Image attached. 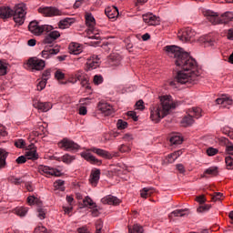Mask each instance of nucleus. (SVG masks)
Segmentation results:
<instances>
[{
	"label": "nucleus",
	"mask_w": 233,
	"mask_h": 233,
	"mask_svg": "<svg viewBox=\"0 0 233 233\" xmlns=\"http://www.w3.org/2000/svg\"><path fill=\"white\" fill-rule=\"evenodd\" d=\"M6 157H8V152L5 149H0V170L6 167Z\"/></svg>",
	"instance_id": "26"
},
{
	"label": "nucleus",
	"mask_w": 233,
	"mask_h": 233,
	"mask_svg": "<svg viewBox=\"0 0 233 233\" xmlns=\"http://www.w3.org/2000/svg\"><path fill=\"white\" fill-rule=\"evenodd\" d=\"M7 136L6 129L5 128V126L0 124V139L1 137H5Z\"/></svg>",
	"instance_id": "61"
},
{
	"label": "nucleus",
	"mask_w": 233,
	"mask_h": 233,
	"mask_svg": "<svg viewBox=\"0 0 233 233\" xmlns=\"http://www.w3.org/2000/svg\"><path fill=\"white\" fill-rule=\"evenodd\" d=\"M93 82L95 85H101V83H103V76L96 75L93 78Z\"/></svg>",
	"instance_id": "50"
},
{
	"label": "nucleus",
	"mask_w": 233,
	"mask_h": 233,
	"mask_svg": "<svg viewBox=\"0 0 233 233\" xmlns=\"http://www.w3.org/2000/svg\"><path fill=\"white\" fill-rule=\"evenodd\" d=\"M8 180L11 183H14V185H21V183H25V179L23 177H10Z\"/></svg>",
	"instance_id": "42"
},
{
	"label": "nucleus",
	"mask_w": 233,
	"mask_h": 233,
	"mask_svg": "<svg viewBox=\"0 0 233 233\" xmlns=\"http://www.w3.org/2000/svg\"><path fill=\"white\" fill-rule=\"evenodd\" d=\"M36 212L38 213V218L40 219H45L46 218V208H45V207L38 206Z\"/></svg>",
	"instance_id": "34"
},
{
	"label": "nucleus",
	"mask_w": 233,
	"mask_h": 233,
	"mask_svg": "<svg viewBox=\"0 0 233 233\" xmlns=\"http://www.w3.org/2000/svg\"><path fill=\"white\" fill-rule=\"evenodd\" d=\"M216 103H217V105H222L224 106V108H227L228 105H232V98L223 96L221 98H217Z\"/></svg>",
	"instance_id": "28"
},
{
	"label": "nucleus",
	"mask_w": 233,
	"mask_h": 233,
	"mask_svg": "<svg viewBox=\"0 0 233 233\" xmlns=\"http://www.w3.org/2000/svg\"><path fill=\"white\" fill-rule=\"evenodd\" d=\"M90 152H94V154H96V156H99L100 157H104V159H112V154H110V152L97 147H91L80 154L81 157L86 159V161H88V163H91V165H101V160L97 159Z\"/></svg>",
	"instance_id": "5"
},
{
	"label": "nucleus",
	"mask_w": 233,
	"mask_h": 233,
	"mask_svg": "<svg viewBox=\"0 0 233 233\" xmlns=\"http://www.w3.org/2000/svg\"><path fill=\"white\" fill-rule=\"evenodd\" d=\"M101 203H103V205H119V203H121V200L119 198H117V197H114L112 195H107L106 197H104L101 199Z\"/></svg>",
	"instance_id": "18"
},
{
	"label": "nucleus",
	"mask_w": 233,
	"mask_h": 233,
	"mask_svg": "<svg viewBox=\"0 0 233 233\" xmlns=\"http://www.w3.org/2000/svg\"><path fill=\"white\" fill-rule=\"evenodd\" d=\"M129 233H143L145 229H143V226L139 224H134L132 227H128Z\"/></svg>",
	"instance_id": "29"
},
{
	"label": "nucleus",
	"mask_w": 233,
	"mask_h": 233,
	"mask_svg": "<svg viewBox=\"0 0 233 233\" xmlns=\"http://www.w3.org/2000/svg\"><path fill=\"white\" fill-rule=\"evenodd\" d=\"M76 157L69 154H66L61 157V160L63 161V163H66V165H70V163H72V161H74Z\"/></svg>",
	"instance_id": "35"
},
{
	"label": "nucleus",
	"mask_w": 233,
	"mask_h": 233,
	"mask_svg": "<svg viewBox=\"0 0 233 233\" xmlns=\"http://www.w3.org/2000/svg\"><path fill=\"white\" fill-rule=\"evenodd\" d=\"M28 66L31 68V70H43L46 66L45 60L39 59L37 57H31L27 61Z\"/></svg>",
	"instance_id": "11"
},
{
	"label": "nucleus",
	"mask_w": 233,
	"mask_h": 233,
	"mask_svg": "<svg viewBox=\"0 0 233 233\" xmlns=\"http://www.w3.org/2000/svg\"><path fill=\"white\" fill-rule=\"evenodd\" d=\"M25 16L26 5L25 4H18L14 9L8 6L0 7V19H10V17H13L15 23L19 25V26L25 24Z\"/></svg>",
	"instance_id": "4"
},
{
	"label": "nucleus",
	"mask_w": 233,
	"mask_h": 233,
	"mask_svg": "<svg viewBox=\"0 0 233 233\" xmlns=\"http://www.w3.org/2000/svg\"><path fill=\"white\" fill-rule=\"evenodd\" d=\"M105 14L108 19H116V17H119V10L114 5L106 8Z\"/></svg>",
	"instance_id": "19"
},
{
	"label": "nucleus",
	"mask_w": 233,
	"mask_h": 233,
	"mask_svg": "<svg viewBox=\"0 0 233 233\" xmlns=\"http://www.w3.org/2000/svg\"><path fill=\"white\" fill-rule=\"evenodd\" d=\"M228 39H229L230 41H233V29H229L228 31Z\"/></svg>",
	"instance_id": "64"
},
{
	"label": "nucleus",
	"mask_w": 233,
	"mask_h": 233,
	"mask_svg": "<svg viewBox=\"0 0 233 233\" xmlns=\"http://www.w3.org/2000/svg\"><path fill=\"white\" fill-rule=\"evenodd\" d=\"M156 192V189L153 187H144L143 189L140 190V196L144 199H147V198H150L153 193Z\"/></svg>",
	"instance_id": "27"
},
{
	"label": "nucleus",
	"mask_w": 233,
	"mask_h": 233,
	"mask_svg": "<svg viewBox=\"0 0 233 233\" xmlns=\"http://www.w3.org/2000/svg\"><path fill=\"white\" fill-rule=\"evenodd\" d=\"M27 203H28V205H39V198H37L34 196H29L27 198Z\"/></svg>",
	"instance_id": "45"
},
{
	"label": "nucleus",
	"mask_w": 233,
	"mask_h": 233,
	"mask_svg": "<svg viewBox=\"0 0 233 233\" xmlns=\"http://www.w3.org/2000/svg\"><path fill=\"white\" fill-rule=\"evenodd\" d=\"M25 157L27 159H31L32 161L39 159V155L37 154L35 148H34V145L29 146V148L25 152Z\"/></svg>",
	"instance_id": "23"
},
{
	"label": "nucleus",
	"mask_w": 233,
	"mask_h": 233,
	"mask_svg": "<svg viewBox=\"0 0 233 233\" xmlns=\"http://www.w3.org/2000/svg\"><path fill=\"white\" fill-rule=\"evenodd\" d=\"M38 12L39 14H42V15H45V17H56V15H65V12L54 6L39 7Z\"/></svg>",
	"instance_id": "8"
},
{
	"label": "nucleus",
	"mask_w": 233,
	"mask_h": 233,
	"mask_svg": "<svg viewBox=\"0 0 233 233\" xmlns=\"http://www.w3.org/2000/svg\"><path fill=\"white\" fill-rule=\"evenodd\" d=\"M55 77L58 81H61V80L65 79V74H63V72H61V71H56L55 73Z\"/></svg>",
	"instance_id": "55"
},
{
	"label": "nucleus",
	"mask_w": 233,
	"mask_h": 233,
	"mask_svg": "<svg viewBox=\"0 0 233 233\" xmlns=\"http://www.w3.org/2000/svg\"><path fill=\"white\" fill-rule=\"evenodd\" d=\"M202 14L205 15V17H207L209 23H212V25H227L233 19L232 12H226L220 17L218 13L208 9H204Z\"/></svg>",
	"instance_id": "6"
},
{
	"label": "nucleus",
	"mask_w": 233,
	"mask_h": 233,
	"mask_svg": "<svg viewBox=\"0 0 233 233\" xmlns=\"http://www.w3.org/2000/svg\"><path fill=\"white\" fill-rule=\"evenodd\" d=\"M135 106L137 107V110H145V102H143V100H138Z\"/></svg>",
	"instance_id": "54"
},
{
	"label": "nucleus",
	"mask_w": 233,
	"mask_h": 233,
	"mask_svg": "<svg viewBox=\"0 0 233 233\" xmlns=\"http://www.w3.org/2000/svg\"><path fill=\"white\" fill-rule=\"evenodd\" d=\"M225 161L228 170H233V157H226Z\"/></svg>",
	"instance_id": "41"
},
{
	"label": "nucleus",
	"mask_w": 233,
	"mask_h": 233,
	"mask_svg": "<svg viewBox=\"0 0 233 233\" xmlns=\"http://www.w3.org/2000/svg\"><path fill=\"white\" fill-rule=\"evenodd\" d=\"M86 75L82 72H78L75 75V80L71 81L72 83H77V81H81Z\"/></svg>",
	"instance_id": "48"
},
{
	"label": "nucleus",
	"mask_w": 233,
	"mask_h": 233,
	"mask_svg": "<svg viewBox=\"0 0 233 233\" xmlns=\"http://www.w3.org/2000/svg\"><path fill=\"white\" fill-rule=\"evenodd\" d=\"M83 52V46L77 43H71L69 45V54L79 56Z\"/></svg>",
	"instance_id": "24"
},
{
	"label": "nucleus",
	"mask_w": 233,
	"mask_h": 233,
	"mask_svg": "<svg viewBox=\"0 0 233 233\" xmlns=\"http://www.w3.org/2000/svg\"><path fill=\"white\" fill-rule=\"evenodd\" d=\"M143 21L151 26H156V25H159V18L153 14L143 15Z\"/></svg>",
	"instance_id": "16"
},
{
	"label": "nucleus",
	"mask_w": 233,
	"mask_h": 233,
	"mask_svg": "<svg viewBox=\"0 0 233 233\" xmlns=\"http://www.w3.org/2000/svg\"><path fill=\"white\" fill-rule=\"evenodd\" d=\"M210 208H212V206L209 204H205V205H200L198 208H197V212H198V214H203V212H208V210H210Z\"/></svg>",
	"instance_id": "36"
},
{
	"label": "nucleus",
	"mask_w": 233,
	"mask_h": 233,
	"mask_svg": "<svg viewBox=\"0 0 233 233\" xmlns=\"http://www.w3.org/2000/svg\"><path fill=\"white\" fill-rule=\"evenodd\" d=\"M181 154H183V152L176 151V152L168 155V162L174 163V161H176V159H177V157H179V156H181Z\"/></svg>",
	"instance_id": "38"
},
{
	"label": "nucleus",
	"mask_w": 233,
	"mask_h": 233,
	"mask_svg": "<svg viewBox=\"0 0 233 233\" xmlns=\"http://www.w3.org/2000/svg\"><path fill=\"white\" fill-rule=\"evenodd\" d=\"M218 167H210L205 170L202 177H207V176H218Z\"/></svg>",
	"instance_id": "30"
},
{
	"label": "nucleus",
	"mask_w": 233,
	"mask_h": 233,
	"mask_svg": "<svg viewBox=\"0 0 233 233\" xmlns=\"http://www.w3.org/2000/svg\"><path fill=\"white\" fill-rule=\"evenodd\" d=\"M122 139L124 141H132V139H134V137L132 136V134L127 133L123 136Z\"/></svg>",
	"instance_id": "62"
},
{
	"label": "nucleus",
	"mask_w": 233,
	"mask_h": 233,
	"mask_svg": "<svg viewBox=\"0 0 233 233\" xmlns=\"http://www.w3.org/2000/svg\"><path fill=\"white\" fill-rule=\"evenodd\" d=\"M25 145H26V143L23 139H17L15 142V147H16V148H24Z\"/></svg>",
	"instance_id": "51"
},
{
	"label": "nucleus",
	"mask_w": 233,
	"mask_h": 233,
	"mask_svg": "<svg viewBox=\"0 0 233 233\" xmlns=\"http://www.w3.org/2000/svg\"><path fill=\"white\" fill-rule=\"evenodd\" d=\"M46 81L47 80H45V79L42 78V80L39 81L37 86H36L37 90H39V91L45 90V88L46 86Z\"/></svg>",
	"instance_id": "49"
},
{
	"label": "nucleus",
	"mask_w": 233,
	"mask_h": 233,
	"mask_svg": "<svg viewBox=\"0 0 233 233\" xmlns=\"http://www.w3.org/2000/svg\"><path fill=\"white\" fill-rule=\"evenodd\" d=\"M86 25L89 28V32L94 34V27L96 26V18L92 15V14L86 15Z\"/></svg>",
	"instance_id": "25"
},
{
	"label": "nucleus",
	"mask_w": 233,
	"mask_h": 233,
	"mask_svg": "<svg viewBox=\"0 0 233 233\" xmlns=\"http://www.w3.org/2000/svg\"><path fill=\"white\" fill-rule=\"evenodd\" d=\"M87 69L89 70H96L97 66H99V57L96 55H93L92 56L87 58Z\"/></svg>",
	"instance_id": "17"
},
{
	"label": "nucleus",
	"mask_w": 233,
	"mask_h": 233,
	"mask_svg": "<svg viewBox=\"0 0 233 233\" xmlns=\"http://www.w3.org/2000/svg\"><path fill=\"white\" fill-rule=\"evenodd\" d=\"M171 108H176V104L172 96H164L160 97V104L150 107V119L155 123H159L166 116H168Z\"/></svg>",
	"instance_id": "2"
},
{
	"label": "nucleus",
	"mask_w": 233,
	"mask_h": 233,
	"mask_svg": "<svg viewBox=\"0 0 233 233\" xmlns=\"http://www.w3.org/2000/svg\"><path fill=\"white\" fill-rule=\"evenodd\" d=\"M50 76H51L50 69H47V70L44 71V73L42 75V79L48 81V79H50Z\"/></svg>",
	"instance_id": "57"
},
{
	"label": "nucleus",
	"mask_w": 233,
	"mask_h": 233,
	"mask_svg": "<svg viewBox=\"0 0 233 233\" xmlns=\"http://www.w3.org/2000/svg\"><path fill=\"white\" fill-rule=\"evenodd\" d=\"M28 28L29 31H31V33L35 35H41V34H43L44 32H49V34L46 35L44 43L45 45H48L50 47L54 46L56 39L61 37V34H59V31H52L54 30V27H52V25H39V24H37V21L30 22Z\"/></svg>",
	"instance_id": "3"
},
{
	"label": "nucleus",
	"mask_w": 233,
	"mask_h": 233,
	"mask_svg": "<svg viewBox=\"0 0 233 233\" xmlns=\"http://www.w3.org/2000/svg\"><path fill=\"white\" fill-rule=\"evenodd\" d=\"M164 50L169 57H174L175 64L182 69V71L177 73L173 80L168 81L169 86L173 88H177V85H186V86L189 87L198 84L199 71L198 70L196 59L177 46H167Z\"/></svg>",
	"instance_id": "1"
},
{
	"label": "nucleus",
	"mask_w": 233,
	"mask_h": 233,
	"mask_svg": "<svg viewBox=\"0 0 233 233\" xmlns=\"http://www.w3.org/2000/svg\"><path fill=\"white\" fill-rule=\"evenodd\" d=\"M196 201L199 203V205H204L207 201V198H205V196H199L196 198Z\"/></svg>",
	"instance_id": "60"
},
{
	"label": "nucleus",
	"mask_w": 233,
	"mask_h": 233,
	"mask_svg": "<svg viewBox=\"0 0 233 233\" xmlns=\"http://www.w3.org/2000/svg\"><path fill=\"white\" fill-rule=\"evenodd\" d=\"M8 70V64L6 62L0 60V76H6Z\"/></svg>",
	"instance_id": "37"
},
{
	"label": "nucleus",
	"mask_w": 233,
	"mask_h": 233,
	"mask_svg": "<svg viewBox=\"0 0 233 233\" xmlns=\"http://www.w3.org/2000/svg\"><path fill=\"white\" fill-rule=\"evenodd\" d=\"M127 116L129 117H132V119H134L135 121H137V115H136V112L134 111H128L127 112Z\"/></svg>",
	"instance_id": "63"
},
{
	"label": "nucleus",
	"mask_w": 233,
	"mask_h": 233,
	"mask_svg": "<svg viewBox=\"0 0 233 233\" xmlns=\"http://www.w3.org/2000/svg\"><path fill=\"white\" fill-rule=\"evenodd\" d=\"M15 214H16V216H19L20 218H25V216L28 214V208H15Z\"/></svg>",
	"instance_id": "32"
},
{
	"label": "nucleus",
	"mask_w": 233,
	"mask_h": 233,
	"mask_svg": "<svg viewBox=\"0 0 233 233\" xmlns=\"http://www.w3.org/2000/svg\"><path fill=\"white\" fill-rule=\"evenodd\" d=\"M84 205L85 207H92L93 208H96V203H94V201L92 200V198H90V197H86L84 199Z\"/></svg>",
	"instance_id": "43"
},
{
	"label": "nucleus",
	"mask_w": 233,
	"mask_h": 233,
	"mask_svg": "<svg viewBox=\"0 0 233 233\" xmlns=\"http://www.w3.org/2000/svg\"><path fill=\"white\" fill-rule=\"evenodd\" d=\"M74 23H76V19L74 18H64L58 22V28H61L62 30H65V28H70Z\"/></svg>",
	"instance_id": "22"
},
{
	"label": "nucleus",
	"mask_w": 233,
	"mask_h": 233,
	"mask_svg": "<svg viewBox=\"0 0 233 233\" xmlns=\"http://www.w3.org/2000/svg\"><path fill=\"white\" fill-rule=\"evenodd\" d=\"M58 147L66 150L67 152H77L81 146L68 138H64L58 143Z\"/></svg>",
	"instance_id": "9"
},
{
	"label": "nucleus",
	"mask_w": 233,
	"mask_h": 233,
	"mask_svg": "<svg viewBox=\"0 0 233 233\" xmlns=\"http://www.w3.org/2000/svg\"><path fill=\"white\" fill-rule=\"evenodd\" d=\"M16 163L18 165H23L24 163H26V157L25 156H20L16 158Z\"/></svg>",
	"instance_id": "59"
},
{
	"label": "nucleus",
	"mask_w": 233,
	"mask_h": 233,
	"mask_svg": "<svg viewBox=\"0 0 233 233\" xmlns=\"http://www.w3.org/2000/svg\"><path fill=\"white\" fill-rule=\"evenodd\" d=\"M130 147L125 145V144H122L118 147V151L121 153V154H128V152H130Z\"/></svg>",
	"instance_id": "44"
},
{
	"label": "nucleus",
	"mask_w": 233,
	"mask_h": 233,
	"mask_svg": "<svg viewBox=\"0 0 233 233\" xmlns=\"http://www.w3.org/2000/svg\"><path fill=\"white\" fill-rule=\"evenodd\" d=\"M97 109L104 114V116H112L114 114V107L106 102H99Z\"/></svg>",
	"instance_id": "13"
},
{
	"label": "nucleus",
	"mask_w": 233,
	"mask_h": 233,
	"mask_svg": "<svg viewBox=\"0 0 233 233\" xmlns=\"http://www.w3.org/2000/svg\"><path fill=\"white\" fill-rule=\"evenodd\" d=\"M218 150L217 148H214V147H208L207 149V154L209 157L216 156V154H218Z\"/></svg>",
	"instance_id": "53"
},
{
	"label": "nucleus",
	"mask_w": 233,
	"mask_h": 233,
	"mask_svg": "<svg viewBox=\"0 0 233 233\" xmlns=\"http://www.w3.org/2000/svg\"><path fill=\"white\" fill-rule=\"evenodd\" d=\"M226 152L228 156L233 157V144H229L226 147Z\"/></svg>",
	"instance_id": "58"
},
{
	"label": "nucleus",
	"mask_w": 233,
	"mask_h": 233,
	"mask_svg": "<svg viewBox=\"0 0 233 233\" xmlns=\"http://www.w3.org/2000/svg\"><path fill=\"white\" fill-rule=\"evenodd\" d=\"M80 84L82 85V86H86V90H90V86H88V76H85L81 80H80Z\"/></svg>",
	"instance_id": "46"
},
{
	"label": "nucleus",
	"mask_w": 233,
	"mask_h": 233,
	"mask_svg": "<svg viewBox=\"0 0 233 233\" xmlns=\"http://www.w3.org/2000/svg\"><path fill=\"white\" fill-rule=\"evenodd\" d=\"M35 233H48V232L46 231V228L43 226H38L35 228Z\"/></svg>",
	"instance_id": "56"
},
{
	"label": "nucleus",
	"mask_w": 233,
	"mask_h": 233,
	"mask_svg": "<svg viewBox=\"0 0 233 233\" xmlns=\"http://www.w3.org/2000/svg\"><path fill=\"white\" fill-rule=\"evenodd\" d=\"M33 106L40 112H48L52 108V104L50 102L34 101Z\"/></svg>",
	"instance_id": "14"
},
{
	"label": "nucleus",
	"mask_w": 233,
	"mask_h": 233,
	"mask_svg": "<svg viewBox=\"0 0 233 233\" xmlns=\"http://www.w3.org/2000/svg\"><path fill=\"white\" fill-rule=\"evenodd\" d=\"M187 208L185 209H176L173 212L169 214V218H183V216H186Z\"/></svg>",
	"instance_id": "31"
},
{
	"label": "nucleus",
	"mask_w": 233,
	"mask_h": 233,
	"mask_svg": "<svg viewBox=\"0 0 233 233\" xmlns=\"http://www.w3.org/2000/svg\"><path fill=\"white\" fill-rule=\"evenodd\" d=\"M116 127L119 130H124V128H127V127H128V123L123 121L122 119H119L116 123Z\"/></svg>",
	"instance_id": "47"
},
{
	"label": "nucleus",
	"mask_w": 233,
	"mask_h": 233,
	"mask_svg": "<svg viewBox=\"0 0 233 233\" xmlns=\"http://www.w3.org/2000/svg\"><path fill=\"white\" fill-rule=\"evenodd\" d=\"M56 54H59V47L48 48V46H46L42 51V57L44 59H50L52 56H56Z\"/></svg>",
	"instance_id": "15"
},
{
	"label": "nucleus",
	"mask_w": 233,
	"mask_h": 233,
	"mask_svg": "<svg viewBox=\"0 0 233 233\" xmlns=\"http://www.w3.org/2000/svg\"><path fill=\"white\" fill-rule=\"evenodd\" d=\"M201 108L200 107H193L189 109V113L187 116H184L181 120L182 127H190L194 124V117L196 119H199L201 117Z\"/></svg>",
	"instance_id": "7"
},
{
	"label": "nucleus",
	"mask_w": 233,
	"mask_h": 233,
	"mask_svg": "<svg viewBox=\"0 0 233 233\" xmlns=\"http://www.w3.org/2000/svg\"><path fill=\"white\" fill-rule=\"evenodd\" d=\"M196 35V32L192 30L190 27L184 28L178 32L177 37L180 41H185L188 43V41H192V38Z\"/></svg>",
	"instance_id": "10"
},
{
	"label": "nucleus",
	"mask_w": 233,
	"mask_h": 233,
	"mask_svg": "<svg viewBox=\"0 0 233 233\" xmlns=\"http://www.w3.org/2000/svg\"><path fill=\"white\" fill-rule=\"evenodd\" d=\"M100 176H101V170L95 169L91 171L89 181L93 187H97V183H99Z\"/></svg>",
	"instance_id": "20"
},
{
	"label": "nucleus",
	"mask_w": 233,
	"mask_h": 233,
	"mask_svg": "<svg viewBox=\"0 0 233 233\" xmlns=\"http://www.w3.org/2000/svg\"><path fill=\"white\" fill-rule=\"evenodd\" d=\"M121 55L117 53H112L109 56L108 63L111 65V66H119L121 65Z\"/></svg>",
	"instance_id": "21"
},
{
	"label": "nucleus",
	"mask_w": 233,
	"mask_h": 233,
	"mask_svg": "<svg viewBox=\"0 0 233 233\" xmlns=\"http://www.w3.org/2000/svg\"><path fill=\"white\" fill-rule=\"evenodd\" d=\"M65 185V181L59 179V180H56L55 183H54V187L56 190H61L62 192H65V187H63Z\"/></svg>",
	"instance_id": "39"
},
{
	"label": "nucleus",
	"mask_w": 233,
	"mask_h": 233,
	"mask_svg": "<svg viewBox=\"0 0 233 233\" xmlns=\"http://www.w3.org/2000/svg\"><path fill=\"white\" fill-rule=\"evenodd\" d=\"M39 172H41L42 174H46V177H49V176L60 177L61 176V171H59V169H56L48 166H39Z\"/></svg>",
	"instance_id": "12"
},
{
	"label": "nucleus",
	"mask_w": 233,
	"mask_h": 233,
	"mask_svg": "<svg viewBox=\"0 0 233 233\" xmlns=\"http://www.w3.org/2000/svg\"><path fill=\"white\" fill-rule=\"evenodd\" d=\"M95 233H105V230H103V220L101 219L96 220Z\"/></svg>",
	"instance_id": "40"
},
{
	"label": "nucleus",
	"mask_w": 233,
	"mask_h": 233,
	"mask_svg": "<svg viewBox=\"0 0 233 233\" xmlns=\"http://www.w3.org/2000/svg\"><path fill=\"white\" fill-rule=\"evenodd\" d=\"M170 143L171 145H181V143H183V137L179 135H174L170 137Z\"/></svg>",
	"instance_id": "33"
},
{
	"label": "nucleus",
	"mask_w": 233,
	"mask_h": 233,
	"mask_svg": "<svg viewBox=\"0 0 233 233\" xmlns=\"http://www.w3.org/2000/svg\"><path fill=\"white\" fill-rule=\"evenodd\" d=\"M221 198H223V194L217 192L214 193V195L211 197L212 201L216 202V201H221Z\"/></svg>",
	"instance_id": "52"
}]
</instances>
